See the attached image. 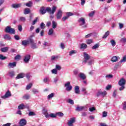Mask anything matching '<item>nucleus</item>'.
<instances>
[{
    "label": "nucleus",
    "instance_id": "nucleus-45",
    "mask_svg": "<svg viewBox=\"0 0 126 126\" xmlns=\"http://www.w3.org/2000/svg\"><path fill=\"white\" fill-rule=\"evenodd\" d=\"M86 43L88 44V45H90V44H92V43H93V40L88 39L86 40Z\"/></svg>",
    "mask_w": 126,
    "mask_h": 126
},
{
    "label": "nucleus",
    "instance_id": "nucleus-41",
    "mask_svg": "<svg viewBox=\"0 0 126 126\" xmlns=\"http://www.w3.org/2000/svg\"><path fill=\"white\" fill-rule=\"evenodd\" d=\"M51 72L53 74H58V70L56 68L51 70Z\"/></svg>",
    "mask_w": 126,
    "mask_h": 126
},
{
    "label": "nucleus",
    "instance_id": "nucleus-57",
    "mask_svg": "<svg viewBox=\"0 0 126 126\" xmlns=\"http://www.w3.org/2000/svg\"><path fill=\"white\" fill-rule=\"evenodd\" d=\"M68 102L69 103V104H71V105H74V102L72 99H68Z\"/></svg>",
    "mask_w": 126,
    "mask_h": 126
},
{
    "label": "nucleus",
    "instance_id": "nucleus-2",
    "mask_svg": "<svg viewBox=\"0 0 126 126\" xmlns=\"http://www.w3.org/2000/svg\"><path fill=\"white\" fill-rule=\"evenodd\" d=\"M78 22L79 26H81L82 28H87V24H86L85 18L83 17L80 18L78 20Z\"/></svg>",
    "mask_w": 126,
    "mask_h": 126
},
{
    "label": "nucleus",
    "instance_id": "nucleus-30",
    "mask_svg": "<svg viewBox=\"0 0 126 126\" xmlns=\"http://www.w3.org/2000/svg\"><path fill=\"white\" fill-rule=\"evenodd\" d=\"M22 45L23 46H27V45H29V43L28 42V40H25L22 41Z\"/></svg>",
    "mask_w": 126,
    "mask_h": 126
},
{
    "label": "nucleus",
    "instance_id": "nucleus-11",
    "mask_svg": "<svg viewBox=\"0 0 126 126\" xmlns=\"http://www.w3.org/2000/svg\"><path fill=\"white\" fill-rule=\"evenodd\" d=\"M7 75L10 77L15 76V72L13 70H10L8 72Z\"/></svg>",
    "mask_w": 126,
    "mask_h": 126
},
{
    "label": "nucleus",
    "instance_id": "nucleus-15",
    "mask_svg": "<svg viewBox=\"0 0 126 126\" xmlns=\"http://www.w3.org/2000/svg\"><path fill=\"white\" fill-rule=\"evenodd\" d=\"M42 113L45 115V118H47V119L49 118V113H48V110L43 108L42 110Z\"/></svg>",
    "mask_w": 126,
    "mask_h": 126
},
{
    "label": "nucleus",
    "instance_id": "nucleus-31",
    "mask_svg": "<svg viewBox=\"0 0 126 126\" xmlns=\"http://www.w3.org/2000/svg\"><path fill=\"white\" fill-rule=\"evenodd\" d=\"M31 47L32 49H37V48H38L37 44L35 43V42L32 43V44H31Z\"/></svg>",
    "mask_w": 126,
    "mask_h": 126
},
{
    "label": "nucleus",
    "instance_id": "nucleus-1",
    "mask_svg": "<svg viewBox=\"0 0 126 126\" xmlns=\"http://www.w3.org/2000/svg\"><path fill=\"white\" fill-rule=\"evenodd\" d=\"M57 9V6H53L52 7V9H51V8L47 7L46 9L45 7H42L40 8V12L41 14H45L47 11L49 12L50 14H54L56 12V10Z\"/></svg>",
    "mask_w": 126,
    "mask_h": 126
},
{
    "label": "nucleus",
    "instance_id": "nucleus-37",
    "mask_svg": "<svg viewBox=\"0 0 126 126\" xmlns=\"http://www.w3.org/2000/svg\"><path fill=\"white\" fill-rule=\"evenodd\" d=\"M33 5V3L32 1H30L29 2L26 3V6H28V7H31L32 5Z\"/></svg>",
    "mask_w": 126,
    "mask_h": 126
},
{
    "label": "nucleus",
    "instance_id": "nucleus-56",
    "mask_svg": "<svg viewBox=\"0 0 126 126\" xmlns=\"http://www.w3.org/2000/svg\"><path fill=\"white\" fill-rule=\"evenodd\" d=\"M45 27H46V25L44 23H41L40 24V28L41 29H45Z\"/></svg>",
    "mask_w": 126,
    "mask_h": 126
},
{
    "label": "nucleus",
    "instance_id": "nucleus-13",
    "mask_svg": "<svg viewBox=\"0 0 126 126\" xmlns=\"http://www.w3.org/2000/svg\"><path fill=\"white\" fill-rule=\"evenodd\" d=\"M118 84L120 86H125V85H126V80L124 78H122L119 81Z\"/></svg>",
    "mask_w": 126,
    "mask_h": 126
},
{
    "label": "nucleus",
    "instance_id": "nucleus-14",
    "mask_svg": "<svg viewBox=\"0 0 126 126\" xmlns=\"http://www.w3.org/2000/svg\"><path fill=\"white\" fill-rule=\"evenodd\" d=\"M25 76V74L24 73H20L16 77V79H20L21 78H24Z\"/></svg>",
    "mask_w": 126,
    "mask_h": 126
},
{
    "label": "nucleus",
    "instance_id": "nucleus-63",
    "mask_svg": "<svg viewBox=\"0 0 126 126\" xmlns=\"http://www.w3.org/2000/svg\"><path fill=\"white\" fill-rule=\"evenodd\" d=\"M20 58H21V56H20V55H18L15 57V60H16V61L20 60Z\"/></svg>",
    "mask_w": 126,
    "mask_h": 126
},
{
    "label": "nucleus",
    "instance_id": "nucleus-27",
    "mask_svg": "<svg viewBox=\"0 0 126 126\" xmlns=\"http://www.w3.org/2000/svg\"><path fill=\"white\" fill-rule=\"evenodd\" d=\"M58 27V23L55 21H52V28L53 29H56Z\"/></svg>",
    "mask_w": 126,
    "mask_h": 126
},
{
    "label": "nucleus",
    "instance_id": "nucleus-59",
    "mask_svg": "<svg viewBox=\"0 0 126 126\" xmlns=\"http://www.w3.org/2000/svg\"><path fill=\"white\" fill-rule=\"evenodd\" d=\"M108 115V113L106 111H104L102 114V117L103 118H106L107 117V115Z\"/></svg>",
    "mask_w": 126,
    "mask_h": 126
},
{
    "label": "nucleus",
    "instance_id": "nucleus-54",
    "mask_svg": "<svg viewBox=\"0 0 126 126\" xmlns=\"http://www.w3.org/2000/svg\"><path fill=\"white\" fill-rule=\"evenodd\" d=\"M106 78H113L114 76L112 74H108L105 76Z\"/></svg>",
    "mask_w": 126,
    "mask_h": 126
},
{
    "label": "nucleus",
    "instance_id": "nucleus-55",
    "mask_svg": "<svg viewBox=\"0 0 126 126\" xmlns=\"http://www.w3.org/2000/svg\"><path fill=\"white\" fill-rule=\"evenodd\" d=\"M6 59V57L3 56L2 55H0V60L3 61L4 60Z\"/></svg>",
    "mask_w": 126,
    "mask_h": 126
},
{
    "label": "nucleus",
    "instance_id": "nucleus-53",
    "mask_svg": "<svg viewBox=\"0 0 126 126\" xmlns=\"http://www.w3.org/2000/svg\"><path fill=\"white\" fill-rule=\"evenodd\" d=\"M56 116H58L59 117H63V113L62 112H57L56 113Z\"/></svg>",
    "mask_w": 126,
    "mask_h": 126
},
{
    "label": "nucleus",
    "instance_id": "nucleus-34",
    "mask_svg": "<svg viewBox=\"0 0 126 126\" xmlns=\"http://www.w3.org/2000/svg\"><path fill=\"white\" fill-rule=\"evenodd\" d=\"M0 50L2 52V53H6V52L8 51V47H6L1 48Z\"/></svg>",
    "mask_w": 126,
    "mask_h": 126
},
{
    "label": "nucleus",
    "instance_id": "nucleus-39",
    "mask_svg": "<svg viewBox=\"0 0 126 126\" xmlns=\"http://www.w3.org/2000/svg\"><path fill=\"white\" fill-rule=\"evenodd\" d=\"M48 118H57V114L54 113L48 114Z\"/></svg>",
    "mask_w": 126,
    "mask_h": 126
},
{
    "label": "nucleus",
    "instance_id": "nucleus-44",
    "mask_svg": "<svg viewBox=\"0 0 126 126\" xmlns=\"http://www.w3.org/2000/svg\"><path fill=\"white\" fill-rule=\"evenodd\" d=\"M110 43H111L112 47H115V46H116V41L114 39H112L110 41Z\"/></svg>",
    "mask_w": 126,
    "mask_h": 126
},
{
    "label": "nucleus",
    "instance_id": "nucleus-19",
    "mask_svg": "<svg viewBox=\"0 0 126 126\" xmlns=\"http://www.w3.org/2000/svg\"><path fill=\"white\" fill-rule=\"evenodd\" d=\"M78 76L81 78V79H82V80L86 79V75H85V74L83 73H80Z\"/></svg>",
    "mask_w": 126,
    "mask_h": 126
},
{
    "label": "nucleus",
    "instance_id": "nucleus-42",
    "mask_svg": "<svg viewBox=\"0 0 126 126\" xmlns=\"http://www.w3.org/2000/svg\"><path fill=\"white\" fill-rule=\"evenodd\" d=\"M94 14H95V11H92L89 14V17H93L94 16Z\"/></svg>",
    "mask_w": 126,
    "mask_h": 126
},
{
    "label": "nucleus",
    "instance_id": "nucleus-12",
    "mask_svg": "<svg viewBox=\"0 0 126 126\" xmlns=\"http://www.w3.org/2000/svg\"><path fill=\"white\" fill-rule=\"evenodd\" d=\"M16 62H14L12 63H9L8 64V67H9V68H13V67H15V66H16Z\"/></svg>",
    "mask_w": 126,
    "mask_h": 126
},
{
    "label": "nucleus",
    "instance_id": "nucleus-6",
    "mask_svg": "<svg viewBox=\"0 0 126 126\" xmlns=\"http://www.w3.org/2000/svg\"><path fill=\"white\" fill-rule=\"evenodd\" d=\"M63 10H59L56 14L57 19H58V20H60V19H62V17H63Z\"/></svg>",
    "mask_w": 126,
    "mask_h": 126
},
{
    "label": "nucleus",
    "instance_id": "nucleus-3",
    "mask_svg": "<svg viewBox=\"0 0 126 126\" xmlns=\"http://www.w3.org/2000/svg\"><path fill=\"white\" fill-rule=\"evenodd\" d=\"M5 32L6 33H9L10 34H15V30L9 26H7L5 29Z\"/></svg>",
    "mask_w": 126,
    "mask_h": 126
},
{
    "label": "nucleus",
    "instance_id": "nucleus-16",
    "mask_svg": "<svg viewBox=\"0 0 126 126\" xmlns=\"http://www.w3.org/2000/svg\"><path fill=\"white\" fill-rule=\"evenodd\" d=\"M120 60V57L113 56L111 58V62L113 63H117Z\"/></svg>",
    "mask_w": 126,
    "mask_h": 126
},
{
    "label": "nucleus",
    "instance_id": "nucleus-24",
    "mask_svg": "<svg viewBox=\"0 0 126 126\" xmlns=\"http://www.w3.org/2000/svg\"><path fill=\"white\" fill-rule=\"evenodd\" d=\"M21 7V3L12 4V7H13V8H19V7Z\"/></svg>",
    "mask_w": 126,
    "mask_h": 126
},
{
    "label": "nucleus",
    "instance_id": "nucleus-8",
    "mask_svg": "<svg viewBox=\"0 0 126 126\" xmlns=\"http://www.w3.org/2000/svg\"><path fill=\"white\" fill-rule=\"evenodd\" d=\"M30 58H31V56L30 55H26L24 58V62H25V63H29V61H30Z\"/></svg>",
    "mask_w": 126,
    "mask_h": 126
},
{
    "label": "nucleus",
    "instance_id": "nucleus-48",
    "mask_svg": "<svg viewBox=\"0 0 126 126\" xmlns=\"http://www.w3.org/2000/svg\"><path fill=\"white\" fill-rule=\"evenodd\" d=\"M32 93H33V94H37V93H39V91L37 89H33L32 90Z\"/></svg>",
    "mask_w": 126,
    "mask_h": 126
},
{
    "label": "nucleus",
    "instance_id": "nucleus-26",
    "mask_svg": "<svg viewBox=\"0 0 126 126\" xmlns=\"http://www.w3.org/2000/svg\"><path fill=\"white\" fill-rule=\"evenodd\" d=\"M31 10H30V9L29 8H26L24 9V14H29V13H30Z\"/></svg>",
    "mask_w": 126,
    "mask_h": 126
},
{
    "label": "nucleus",
    "instance_id": "nucleus-10",
    "mask_svg": "<svg viewBox=\"0 0 126 126\" xmlns=\"http://www.w3.org/2000/svg\"><path fill=\"white\" fill-rule=\"evenodd\" d=\"M97 97H99V96H103V97H105L106 95H107V92L104 91V92H101V91H99L97 93Z\"/></svg>",
    "mask_w": 126,
    "mask_h": 126
},
{
    "label": "nucleus",
    "instance_id": "nucleus-51",
    "mask_svg": "<svg viewBox=\"0 0 126 126\" xmlns=\"http://www.w3.org/2000/svg\"><path fill=\"white\" fill-rule=\"evenodd\" d=\"M32 83H30L28 85H27L26 88L27 90H29V89H31V87H32Z\"/></svg>",
    "mask_w": 126,
    "mask_h": 126
},
{
    "label": "nucleus",
    "instance_id": "nucleus-18",
    "mask_svg": "<svg viewBox=\"0 0 126 126\" xmlns=\"http://www.w3.org/2000/svg\"><path fill=\"white\" fill-rule=\"evenodd\" d=\"M10 96H11V94H10V92L8 91L5 93L4 95L1 96V98H2V99H5L8 98V97H10Z\"/></svg>",
    "mask_w": 126,
    "mask_h": 126
},
{
    "label": "nucleus",
    "instance_id": "nucleus-32",
    "mask_svg": "<svg viewBox=\"0 0 126 126\" xmlns=\"http://www.w3.org/2000/svg\"><path fill=\"white\" fill-rule=\"evenodd\" d=\"M23 98L25 99V100H29V99H30V94H26L24 95Z\"/></svg>",
    "mask_w": 126,
    "mask_h": 126
},
{
    "label": "nucleus",
    "instance_id": "nucleus-25",
    "mask_svg": "<svg viewBox=\"0 0 126 126\" xmlns=\"http://www.w3.org/2000/svg\"><path fill=\"white\" fill-rule=\"evenodd\" d=\"M3 38L5 39V40H7V41H9V40H11V37L10 36V35L8 34L4 35Z\"/></svg>",
    "mask_w": 126,
    "mask_h": 126
},
{
    "label": "nucleus",
    "instance_id": "nucleus-38",
    "mask_svg": "<svg viewBox=\"0 0 126 126\" xmlns=\"http://www.w3.org/2000/svg\"><path fill=\"white\" fill-rule=\"evenodd\" d=\"M109 35H110V32L107 31V32H106L104 34V35L103 36L102 38L103 39H105V38H107V37L108 36H109Z\"/></svg>",
    "mask_w": 126,
    "mask_h": 126
},
{
    "label": "nucleus",
    "instance_id": "nucleus-52",
    "mask_svg": "<svg viewBox=\"0 0 126 126\" xmlns=\"http://www.w3.org/2000/svg\"><path fill=\"white\" fill-rule=\"evenodd\" d=\"M99 48V44H96L94 46H93V50H95L96 49H98Z\"/></svg>",
    "mask_w": 126,
    "mask_h": 126
},
{
    "label": "nucleus",
    "instance_id": "nucleus-49",
    "mask_svg": "<svg viewBox=\"0 0 126 126\" xmlns=\"http://www.w3.org/2000/svg\"><path fill=\"white\" fill-rule=\"evenodd\" d=\"M126 62V55L124 56L122 58V60L120 61V63H125Z\"/></svg>",
    "mask_w": 126,
    "mask_h": 126
},
{
    "label": "nucleus",
    "instance_id": "nucleus-28",
    "mask_svg": "<svg viewBox=\"0 0 126 126\" xmlns=\"http://www.w3.org/2000/svg\"><path fill=\"white\" fill-rule=\"evenodd\" d=\"M77 53V51L76 50H71L69 52V56L71 57V56H73V55H75Z\"/></svg>",
    "mask_w": 126,
    "mask_h": 126
},
{
    "label": "nucleus",
    "instance_id": "nucleus-61",
    "mask_svg": "<svg viewBox=\"0 0 126 126\" xmlns=\"http://www.w3.org/2000/svg\"><path fill=\"white\" fill-rule=\"evenodd\" d=\"M120 41L122 42V43H126V38L123 37L121 39Z\"/></svg>",
    "mask_w": 126,
    "mask_h": 126
},
{
    "label": "nucleus",
    "instance_id": "nucleus-20",
    "mask_svg": "<svg viewBox=\"0 0 126 126\" xmlns=\"http://www.w3.org/2000/svg\"><path fill=\"white\" fill-rule=\"evenodd\" d=\"M74 91L75 94H79V93H80V91H79V87L78 86H75Z\"/></svg>",
    "mask_w": 126,
    "mask_h": 126
},
{
    "label": "nucleus",
    "instance_id": "nucleus-23",
    "mask_svg": "<svg viewBox=\"0 0 126 126\" xmlns=\"http://www.w3.org/2000/svg\"><path fill=\"white\" fill-rule=\"evenodd\" d=\"M26 108L27 107L23 103L20 104L18 107L19 110H23V109H26Z\"/></svg>",
    "mask_w": 126,
    "mask_h": 126
},
{
    "label": "nucleus",
    "instance_id": "nucleus-21",
    "mask_svg": "<svg viewBox=\"0 0 126 126\" xmlns=\"http://www.w3.org/2000/svg\"><path fill=\"white\" fill-rule=\"evenodd\" d=\"M55 95H56V94L55 93H52L49 94L47 96L48 100H51V99H52V98H54V97H55Z\"/></svg>",
    "mask_w": 126,
    "mask_h": 126
},
{
    "label": "nucleus",
    "instance_id": "nucleus-64",
    "mask_svg": "<svg viewBox=\"0 0 126 126\" xmlns=\"http://www.w3.org/2000/svg\"><path fill=\"white\" fill-rule=\"evenodd\" d=\"M121 87L119 88V90L120 91H123V90H124L125 88V86H120Z\"/></svg>",
    "mask_w": 126,
    "mask_h": 126
},
{
    "label": "nucleus",
    "instance_id": "nucleus-17",
    "mask_svg": "<svg viewBox=\"0 0 126 126\" xmlns=\"http://www.w3.org/2000/svg\"><path fill=\"white\" fill-rule=\"evenodd\" d=\"M33 37H34L33 35H31L30 37L28 39V42L29 44H32L33 43H34V39H33Z\"/></svg>",
    "mask_w": 126,
    "mask_h": 126
},
{
    "label": "nucleus",
    "instance_id": "nucleus-62",
    "mask_svg": "<svg viewBox=\"0 0 126 126\" xmlns=\"http://www.w3.org/2000/svg\"><path fill=\"white\" fill-rule=\"evenodd\" d=\"M112 88V85H108L106 87V90H110Z\"/></svg>",
    "mask_w": 126,
    "mask_h": 126
},
{
    "label": "nucleus",
    "instance_id": "nucleus-22",
    "mask_svg": "<svg viewBox=\"0 0 126 126\" xmlns=\"http://www.w3.org/2000/svg\"><path fill=\"white\" fill-rule=\"evenodd\" d=\"M85 109V107L84 106H77L76 108V111H78V112H80V111H82Z\"/></svg>",
    "mask_w": 126,
    "mask_h": 126
},
{
    "label": "nucleus",
    "instance_id": "nucleus-35",
    "mask_svg": "<svg viewBox=\"0 0 126 126\" xmlns=\"http://www.w3.org/2000/svg\"><path fill=\"white\" fill-rule=\"evenodd\" d=\"M60 56H53L51 57V61H56V60H58V59H59Z\"/></svg>",
    "mask_w": 126,
    "mask_h": 126
},
{
    "label": "nucleus",
    "instance_id": "nucleus-46",
    "mask_svg": "<svg viewBox=\"0 0 126 126\" xmlns=\"http://www.w3.org/2000/svg\"><path fill=\"white\" fill-rule=\"evenodd\" d=\"M82 92H84V95H87V91H86V88H83L82 89Z\"/></svg>",
    "mask_w": 126,
    "mask_h": 126
},
{
    "label": "nucleus",
    "instance_id": "nucleus-50",
    "mask_svg": "<svg viewBox=\"0 0 126 126\" xmlns=\"http://www.w3.org/2000/svg\"><path fill=\"white\" fill-rule=\"evenodd\" d=\"M55 69H57V70H61V69H62V67L61 66V65L57 64L56 65Z\"/></svg>",
    "mask_w": 126,
    "mask_h": 126
},
{
    "label": "nucleus",
    "instance_id": "nucleus-58",
    "mask_svg": "<svg viewBox=\"0 0 126 126\" xmlns=\"http://www.w3.org/2000/svg\"><path fill=\"white\" fill-rule=\"evenodd\" d=\"M78 72H79V70H78V69H75V70H74V71H73V74L75 75H77V74H78Z\"/></svg>",
    "mask_w": 126,
    "mask_h": 126
},
{
    "label": "nucleus",
    "instance_id": "nucleus-60",
    "mask_svg": "<svg viewBox=\"0 0 126 126\" xmlns=\"http://www.w3.org/2000/svg\"><path fill=\"white\" fill-rule=\"evenodd\" d=\"M60 47L61 49H62V50H63L65 48V46H64V44L63 43H61Z\"/></svg>",
    "mask_w": 126,
    "mask_h": 126
},
{
    "label": "nucleus",
    "instance_id": "nucleus-4",
    "mask_svg": "<svg viewBox=\"0 0 126 126\" xmlns=\"http://www.w3.org/2000/svg\"><path fill=\"white\" fill-rule=\"evenodd\" d=\"M64 87H65L66 91L69 92V91H71L72 90V86L70 85V82H67L64 84Z\"/></svg>",
    "mask_w": 126,
    "mask_h": 126
},
{
    "label": "nucleus",
    "instance_id": "nucleus-7",
    "mask_svg": "<svg viewBox=\"0 0 126 126\" xmlns=\"http://www.w3.org/2000/svg\"><path fill=\"white\" fill-rule=\"evenodd\" d=\"M75 123V118L73 117L70 119L69 121L67 122V125L68 126H73V124Z\"/></svg>",
    "mask_w": 126,
    "mask_h": 126
},
{
    "label": "nucleus",
    "instance_id": "nucleus-5",
    "mask_svg": "<svg viewBox=\"0 0 126 126\" xmlns=\"http://www.w3.org/2000/svg\"><path fill=\"white\" fill-rule=\"evenodd\" d=\"M91 57L89 54H87L86 52H84V63H86L89 60H90Z\"/></svg>",
    "mask_w": 126,
    "mask_h": 126
},
{
    "label": "nucleus",
    "instance_id": "nucleus-40",
    "mask_svg": "<svg viewBox=\"0 0 126 126\" xmlns=\"http://www.w3.org/2000/svg\"><path fill=\"white\" fill-rule=\"evenodd\" d=\"M54 34V30L53 29H50L48 32V35L51 36Z\"/></svg>",
    "mask_w": 126,
    "mask_h": 126
},
{
    "label": "nucleus",
    "instance_id": "nucleus-9",
    "mask_svg": "<svg viewBox=\"0 0 126 126\" xmlns=\"http://www.w3.org/2000/svg\"><path fill=\"white\" fill-rule=\"evenodd\" d=\"M20 126H26L27 124V121H26V120L24 119H21L19 123Z\"/></svg>",
    "mask_w": 126,
    "mask_h": 126
},
{
    "label": "nucleus",
    "instance_id": "nucleus-43",
    "mask_svg": "<svg viewBox=\"0 0 126 126\" xmlns=\"http://www.w3.org/2000/svg\"><path fill=\"white\" fill-rule=\"evenodd\" d=\"M66 15L69 18V17L72 16L73 15H74V14H73V13H71L70 12H66Z\"/></svg>",
    "mask_w": 126,
    "mask_h": 126
},
{
    "label": "nucleus",
    "instance_id": "nucleus-47",
    "mask_svg": "<svg viewBox=\"0 0 126 126\" xmlns=\"http://www.w3.org/2000/svg\"><path fill=\"white\" fill-rule=\"evenodd\" d=\"M87 48V45L86 44L83 43L81 45V49H86Z\"/></svg>",
    "mask_w": 126,
    "mask_h": 126
},
{
    "label": "nucleus",
    "instance_id": "nucleus-36",
    "mask_svg": "<svg viewBox=\"0 0 126 126\" xmlns=\"http://www.w3.org/2000/svg\"><path fill=\"white\" fill-rule=\"evenodd\" d=\"M44 83H47L50 81V78L48 77H46L43 79Z\"/></svg>",
    "mask_w": 126,
    "mask_h": 126
},
{
    "label": "nucleus",
    "instance_id": "nucleus-29",
    "mask_svg": "<svg viewBox=\"0 0 126 126\" xmlns=\"http://www.w3.org/2000/svg\"><path fill=\"white\" fill-rule=\"evenodd\" d=\"M87 63L88 65H92V64H94V59H90Z\"/></svg>",
    "mask_w": 126,
    "mask_h": 126
},
{
    "label": "nucleus",
    "instance_id": "nucleus-33",
    "mask_svg": "<svg viewBox=\"0 0 126 126\" xmlns=\"http://www.w3.org/2000/svg\"><path fill=\"white\" fill-rule=\"evenodd\" d=\"M19 21H21V22H25L26 21V18L25 17H20Z\"/></svg>",
    "mask_w": 126,
    "mask_h": 126
}]
</instances>
